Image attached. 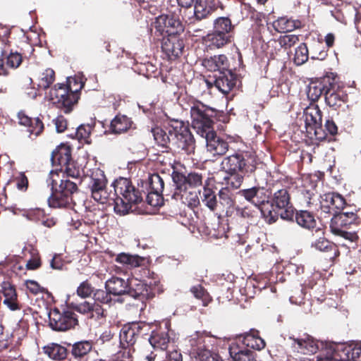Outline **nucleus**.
Masks as SVG:
<instances>
[{
	"mask_svg": "<svg viewBox=\"0 0 361 361\" xmlns=\"http://www.w3.org/2000/svg\"><path fill=\"white\" fill-rule=\"evenodd\" d=\"M88 171L87 185L92 197L101 204L112 201L116 214L125 215L131 210L133 204L142 201L140 192L132 185L128 179L120 178L116 180L111 185L114 190L113 192L106 188L107 180L102 170L94 167Z\"/></svg>",
	"mask_w": 361,
	"mask_h": 361,
	"instance_id": "obj_1",
	"label": "nucleus"
},
{
	"mask_svg": "<svg viewBox=\"0 0 361 361\" xmlns=\"http://www.w3.org/2000/svg\"><path fill=\"white\" fill-rule=\"evenodd\" d=\"M51 187V195L48 199L49 207L63 208L68 206L71 200L72 194L77 190V185L69 180H62L56 171H50L47 180Z\"/></svg>",
	"mask_w": 361,
	"mask_h": 361,
	"instance_id": "obj_2",
	"label": "nucleus"
},
{
	"mask_svg": "<svg viewBox=\"0 0 361 361\" xmlns=\"http://www.w3.org/2000/svg\"><path fill=\"white\" fill-rule=\"evenodd\" d=\"M73 81L75 82V78H68V85L64 84L54 85L47 96L49 102L58 108L63 109L66 114L71 111L73 105L78 102V92L82 89L81 84H78V87L73 88Z\"/></svg>",
	"mask_w": 361,
	"mask_h": 361,
	"instance_id": "obj_3",
	"label": "nucleus"
},
{
	"mask_svg": "<svg viewBox=\"0 0 361 361\" xmlns=\"http://www.w3.org/2000/svg\"><path fill=\"white\" fill-rule=\"evenodd\" d=\"M215 109L200 102H195L190 107L191 125L198 135H205L213 128V118L216 116Z\"/></svg>",
	"mask_w": 361,
	"mask_h": 361,
	"instance_id": "obj_4",
	"label": "nucleus"
},
{
	"mask_svg": "<svg viewBox=\"0 0 361 361\" xmlns=\"http://www.w3.org/2000/svg\"><path fill=\"white\" fill-rule=\"evenodd\" d=\"M319 361H361V345L334 343L327 345Z\"/></svg>",
	"mask_w": 361,
	"mask_h": 361,
	"instance_id": "obj_5",
	"label": "nucleus"
},
{
	"mask_svg": "<svg viewBox=\"0 0 361 361\" xmlns=\"http://www.w3.org/2000/svg\"><path fill=\"white\" fill-rule=\"evenodd\" d=\"M305 126L307 136L318 141L325 140L326 133L322 126V114L317 105H310L303 112Z\"/></svg>",
	"mask_w": 361,
	"mask_h": 361,
	"instance_id": "obj_6",
	"label": "nucleus"
},
{
	"mask_svg": "<svg viewBox=\"0 0 361 361\" xmlns=\"http://www.w3.org/2000/svg\"><path fill=\"white\" fill-rule=\"evenodd\" d=\"M179 15L182 16V8L175 7L173 9V6L169 8V14L161 15L156 18V29L161 35H176L183 30Z\"/></svg>",
	"mask_w": 361,
	"mask_h": 361,
	"instance_id": "obj_7",
	"label": "nucleus"
},
{
	"mask_svg": "<svg viewBox=\"0 0 361 361\" xmlns=\"http://www.w3.org/2000/svg\"><path fill=\"white\" fill-rule=\"evenodd\" d=\"M209 338L203 333L197 332L191 336L190 354L197 361H223L220 356L208 349L207 339Z\"/></svg>",
	"mask_w": 361,
	"mask_h": 361,
	"instance_id": "obj_8",
	"label": "nucleus"
},
{
	"mask_svg": "<svg viewBox=\"0 0 361 361\" xmlns=\"http://www.w3.org/2000/svg\"><path fill=\"white\" fill-rule=\"evenodd\" d=\"M289 339L292 341L291 345L295 350L304 355H312L316 353L319 349L321 351L317 356V361H319L325 353L327 345L331 343H324L322 341H317L310 336H305L302 338H294L290 337Z\"/></svg>",
	"mask_w": 361,
	"mask_h": 361,
	"instance_id": "obj_9",
	"label": "nucleus"
},
{
	"mask_svg": "<svg viewBox=\"0 0 361 361\" xmlns=\"http://www.w3.org/2000/svg\"><path fill=\"white\" fill-rule=\"evenodd\" d=\"M78 319L74 313L71 311L60 312L54 308L49 313V324L50 327L58 331H65L74 327Z\"/></svg>",
	"mask_w": 361,
	"mask_h": 361,
	"instance_id": "obj_10",
	"label": "nucleus"
},
{
	"mask_svg": "<svg viewBox=\"0 0 361 361\" xmlns=\"http://www.w3.org/2000/svg\"><path fill=\"white\" fill-rule=\"evenodd\" d=\"M270 209L278 214L279 210H284L281 214L282 219H290L293 216V208L290 203V195L286 189H281L275 192L269 197Z\"/></svg>",
	"mask_w": 361,
	"mask_h": 361,
	"instance_id": "obj_11",
	"label": "nucleus"
},
{
	"mask_svg": "<svg viewBox=\"0 0 361 361\" xmlns=\"http://www.w3.org/2000/svg\"><path fill=\"white\" fill-rule=\"evenodd\" d=\"M215 0H196L194 7L186 13L185 11L183 16V20L189 23H192L195 20H200L207 18L216 8Z\"/></svg>",
	"mask_w": 361,
	"mask_h": 361,
	"instance_id": "obj_12",
	"label": "nucleus"
},
{
	"mask_svg": "<svg viewBox=\"0 0 361 361\" xmlns=\"http://www.w3.org/2000/svg\"><path fill=\"white\" fill-rule=\"evenodd\" d=\"M174 135L178 141V145L180 148L190 154L194 152L195 141L188 125L182 121H175L173 126Z\"/></svg>",
	"mask_w": 361,
	"mask_h": 361,
	"instance_id": "obj_13",
	"label": "nucleus"
},
{
	"mask_svg": "<svg viewBox=\"0 0 361 361\" xmlns=\"http://www.w3.org/2000/svg\"><path fill=\"white\" fill-rule=\"evenodd\" d=\"M252 204L259 208L262 214L268 223H274L278 219L276 213L270 209L269 192L264 188H257Z\"/></svg>",
	"mask_w": 361,
	"mask_h": 361,
	"instance_id": "obj_14",
	"label": "nucleus"
},
{
	"mask_svg": "<svg viewBox=\"0 0 361 361\" xmlns=\"http://www.w3.org/2000/svg\"><path fill=\"white\" fill-rule=\"evenodd\" d=\"M319 202L322 211L333 216L342 209L345 204L344 198L341 195L334 192L320 195Z\"/></svg>",
	"mask_w": 361,
	"mask_h": 361,
	"instance_id": "obj_15",
	"label": "nucleus"
},
{
	"mask_svg": "<svg viewBox=\"0 0 361 361\" xmlns=\"http://www.w3.org/2000/svg\"><path fill=\"white\" fill-rule=\"evenodd\" d=\"M200 136L205 139L207 151L213 155H223L228 151V142L217 137L213 128L207 131L205 135H200Z\"/></svg>",
	"mask_w": 361,
	"mask_h": 361,
	"instance_id": "obj_16",
	"label": "nucleus"
},
{
	"mask_svg": "<svg viewBox=\"0 0 361 361\" xmlns=\"http://www.w3.org/2000/svg\"><path fill=\"white\" fill-rule=\"evenodd\" d=\"M200 191L194 189L186 188L185 187L175 186L172 198L176 201H180L188 207L195 208L200 204Z\"/></svg>",
	"mask_w": 361,
	"mask_h": 361,
	"instance_id": "obj_17",
	"label": "nucleus"
},
{
	"mask_svg": "<svg viewBox=\"0 0 361 361\" xmlns=\"http://www.w3.org/2000/svg\"><path fill=\"white\" fill-rule=\"evenodd\" d=\"M174 185L176 187H185L189 189L196 190L202 185V176L198 173L192 172L187 175L178 172H174L172 175Z\"/></svg>",
	"mask_w": 361,
	"mask_h": 361,
	"instance_id": "obj_18",
	"label": "nucleus"
},
{
	"mask_svg": "<svg viewBox=\"0 0 361 361\" xmlns=\"http://www.w3.org/2000/svg\"><path fill=\"white\" fill-rule=\"evenodd\" d=\"M184 44L176 35L164 37L161 43V49L169 59L178 57L183 49Z\"/></svg>",
	"mask_w": 361,
	"mask_h": 361,
	"instance_id": "obj_19",
	"label": "nucleus"
},
{
	"mask_svg": "<svg viewBox=\"0 0 361 361\" xmlns=\"http://www.w3.org/2000/svg\"><path fill=\"white\" fill-rule=\"evenodd\" d=\"M170 324L169 322L164 323V326H160L158 329L152 332L149 338L150 345L154 349L164 350L167 348L170 342L169 336Z\"/></svg>",
	"mask_w": 361,
	"mask_h": 361,
	"instance_id": "obj_20",
	"label": "nucleus"
},
{
	"mask_svg": "<svg viewBox=\"0 0 361 361\" xmlns=\"http://www.w3.org/2000/svg\"><path fill=\"white\" fill-rule=\"evenodd\" d=\"M245 159L240 153H235L224 158L221 162V168L228 173H245Z\"/></svg>",
	"mask_w": 361,
	"mask_h": 361,
	"instance_id": "obj_21",
	"label": "nucleus"
},
{
	"mask_svg": "<svg viewBox=\"0 0 361 361\" xmlns=\"http://www.w3.org/2000/svg\"><path fill=\"white\" fill-rule=\"evenodd\" d=\"M68 305L82 314H90L91 317H97L99 318L103 316V309L99 304L84 301L81 303H75L71 300L68 297L66 300Z\"/></svg>",
	"mask_w": 361,
	"mask_h": 361,
	"instance_id": "obj_22",
	"label": "nucleus"
},
{
	"mask_svg": "<svg viewBox=\"0 0 361 361\" xmlns=\"http://www.w3.org/2000/svg\"><path fill=\"white\" fill-rule=\"evenodd\" d=\"M357 220V216L353 212H338L334 215L331 219L330 228L331 232L340 231V228H347L350 225L355 224Z\"/></svg>",
	"mask_w": 361,
	"mask_h": 361,
	"instance_id": "obj_23",
	"label": "nucleus"
},
{
	"mask_svg": "<svg viewBox=\"0 0 361 361\" xmlns=\"http://www.w3.org/2000/svg\"><path fill=\"white\" fill-rule=\"evenodd\" d=\"M1 291L4 297L3 301L4 305L11 311H17L21 309L16 288L13 286L9 283H4Z\"/></svg>",
	"mask_w": 361,
	"mask_h": 361,
	"instance_id": "obj_24",
	"label": "nucleus"
},
{
	"mask_svg": "<svg viewBox=\"0 0 361 361\" xmlns=\"http://www.w3.org/2000/svg\"><path fill=\"white\" fill-rule=\"evenodd\" d=\"M202 65L209 71L223 73L228 70L229 63L225 55L220 54L204 59L202 61Z\"/></svg>",
	"mask_w": 361,
	"mask_h": 361,
	"instance_id": "obj_25",
	"label": "nucleus"
},
{
	"mask_svg": "<svg viewBox=\"0 0 361 361\" xmlns=\"http://www.w3.org/2000/svg\"><path fill=\"white\" fill-rule=\"evenodd\" d=\"M219 74L218 76H216L214 85L219 92L226 94L235 85V76L228 70Z\"/></svg>",
	"mask_w": 361,
	"mask_h": 361,
	"instance_id": "obj_26",
	"label": "nucleus"
},
{
	"mask_svg": "<svg viewBox=\"0 0 361 361\" xmlns=\"http://www.w3.org/2000/svg\"><path fill=\"white\" fill-rule=\"evenodd\" d=\"M230 356L232 361H260L255 352L247 348L240 347L238 344H232L229 348Z\"/></svg>",
	"mask_w": 361,
	"mask_h": 361,
	"instance_id": "obj_27",
	"label": "nucleus"
},
{
	"mask_svg": "<svg viewBox=\"0 0 361 361\" xmlns=\"http://www.w3.org/2000/svg\"><path fill=\"white\" fill-rule=\"evenodd\" d=\"M128 283H129V285H128V290L127 294L135 298L139 297L146 298L149 297L147 282L136 278H131L128 279Z\"/></svg>",
	"mask_w": 361,
	"mask_h": 361,
	"instance_id": "obj_28",
	"label": "nucleus"
},
{
	"mask_svg": "<svg viewBox=\"0 0 361 361\" xmlns=\"http://www.w3.org/2000/svg\"><path fill=\"white\" fill-rule=\"evenodd\" d=\"M128 279L125 280L119 277H111L105 283L106 290L111 295H121L127 294L128 290Z\"/></svg>",
	"mask_w": 361,
	"mask_h": 361,
	"instance_id": "obj_29",
	"label": "nucleus"
},
{
	"mask_svg": "<svg viewBox=\"0 0 361 361\" xmlns=\"http://www.w3.org/2000/svg\"><path fill=\"white\" fill-rule=\"evenodd\" d=\"M272 27L276 32L285 33L300 27L301 22L287 17H280L272 23Z\"/></svg>",
	"mask_w": 361,
	"mask_h": 361,
	"instance_id": "obj_30",
	"label": "nucleus"
},
{
	"mask_svg": "<svg viewBox=\"0 0 361 361\" xmlns=\"http://www.w3.org/2000/svg\"><path fill=\"white\" fill-rule=\"evenodd\" d=\"M43 352L54 361L63 360L67 356V349L64 346L55 343H49L44 346Z\"/></svg>",
	"mask_w": 361,
	"mask_h": 361,
	"instance_id": "obj_31",
	"label": "nucleus"
},
{
	"mask_svg": "<svg viewBox=\"0 0 361 361\" xmlns=\"http://www.w3.org/2000/svg\"><path fill=\"white\" fill-rule=\"evenodd\" d=\"M51 160L53 164H58L64 167L68 164L71 160V150L66 145H61L53 151Z\"/></svg>",
	"mask_w": 361,
	"mask_h": 361,
	"instance_id": "obj_32",
	"label": "nucleus"
},
{
	"mask_svg": "<svg viewBox=\"0 0 361 361\" xmlns=\"http://www.w3.org/2000/svg\"><path fill=\"white\" fill-rule=\"evenodd\" d=\"M242 342L246 346L245 348H250L258 350L263 349L266 345L264 339L259 337L258 333L255 331L245 334L243 338Z\"/></svg>",
	"mask_w": 361,
	"mask_h": 361,
	"instance_id": "obj_33",
	"label": "nucleus"
},
{
	"mask_svg": "<svg viewBox=\"0 0 361 361\" xmlns=\"http://www.w3.org/2000/svg\"><path fill=\"white\" fill-rule=\"evenodd\" d=\"M116 262L128 269L138 267L142 262V259L137 255L121 252L116 255Z\"/></svg>",
	"mask_w": 361,
	"mask_h": 361,
	"instance_id": "obj_34",
	"label": "nucleus"
},
{
	"mask_svg": "<svg viewBox=\"0 0 361 361\" xmlns=\"http://www.w3.org/2000/svg\"><path fill=\"white\" fill-rule=\"evenodd\" d=\"M297 224L306 229H312L316 226V219L314 215L310 212L302 210L295 214Z\"/></svg>",
	"mask_w": 361,
	"mask_h": 361,
	"instance_id": "obj_35",
	"label": "nucleus"
},
{
	"mask_svg": "<svg viewBox=\"0 0 361 361\" xmlns=\"http://www.w3.org/2000/svg\"><path fill=\"white\" fill-rule=\"evenodd\" d=\"M202 203L212 212L217 209L219 204L216 200L215 192L206 185L204 186L202 194L201 195Z\"/></svg>",
	"mask_w": 361,
	"mask_h": 361,
	"instance_id": "obj_36",
	"label": "nucleus"
},
{
	"mask_svg": "<svg viewBox=\"0 0 361 361\" xmlns=\"http://www.w3.org/2000/svg\"><path fill=\"white\" fill-rule=\"evenodd\" d=\"M131 126V121L126 116H116L111 123V129L114 133H121Z\"/></svg>",
	"mask_w": 361,
	"mask_h": 361,
	"instance_id": "obj_37",
	"label": "nucleus"
},
{
	"mask_svg": "<svg viewBox=\"0 0 361 361\" xmlns=\"http://www.w3.org/2000/svg\"><path fill=\"white\" fill-rule=\"evenodd\" d=\"M92 348V345L90 341H79L73 345L71 353L75 358H81L90 353Z\"/></svg>",
	"mask_w": 361,
	"mask_h": 361,
	"instance_id": "obj_38",
	"label": "nucleus"
},
{
	"mask_svg": "<svg viewBox=\"0 0 361 361\" xmlns=\"http://www.w3.org/2000/svg\"><path fill=\"white\" fill-rule=\"evenodd\" d=\"M230 35L228 34L217 32L213 30L212 33L207 35V40L210 42V46L219 48L227 44Z\"/></svg>",
	"mask_w": 361,
	"mask_h": 361,
	"instance_id": "obj_39",
	"label": "nucleus"
},
{
	"mask_svg": "<svg viewBox=\"0 0 361 361\" xmlns=\"http://www.w3.org/2000/svg\"><path fill=\"white\" fill-rule=\"evenodd\" d=\"M136 335L133 329H131L129 326H123L121 330L119 336L121 344L123 347L126 345L127 346L133 345L136 341Z\"/></svg>",
	"mask_w": 361,
	"mask_h": 361,
	"instance_id": "obj_40",
	"label": "nucleus"
},
{
	"mask_svg": "<svg viewBox=\"0 0 361 361\" xmlns=\"http://www.w3.org/2000/svg\"><path fill=\"white\" fill-rule=\"evenodd\" d=\"M308 59V49L305 43H300L295 49L293 57L294 63L300 66L305 63Z\"/></svg>",
	"mask_w": 361,
	"mask_h": 361,
	"instance_id": "obj_41",
	"label": "nucleus"
},
{
	"mask_svg": "<svg viewBox=\"0 0 361 361\" xmlns=\"http://www.w3.org/2000/svg\"><path fill=\"white\" fill-rule=\"evenodd\" d=\"M148 185L149 191L161 194L164 190V182L159 174L154 173L149 176Z\"/></svg>",
	"mask_w": 361,
	"mask_h": 361,
	"instance_id": "obj_42",
	"label": "nucleus"
},
{
	"mask_svg": "<svg viewBox=\"0 0 361 361\" xmlns=\"http://www.w3.org/2000/svg\"><path fill=\"white\" fill-rule=\"evenodd\" d=\"M2 44V42H0ZM1 56L6 58V65L12 68H18L21 62H22V56L18 52H11L8 55H7L6 50H1V47H0Z\"/></svg>",
	"mask_w": 361,
	"mask_h": 361,
	"instance_id": "obj_43",
	"label": "nucleus"
},
{
	"mask_svg": "<svg viewBox=\"0 0 361 361\" xmlns=\"http://www.w3.org/2000/svg\"><path fill=\"white\" fill-rule=\"evenodd\" d=\"M231 28V22L228 18L221 17L216 19L214 21V30L216 31L217 32L229 35Z\"/></svg>",
	"mask_w": 361,
	"mask_h": 361,
	"instance_id": "obj_44",
	"label": "nucleus"
},
{
	"mask_svg": "<svg viewBox=\"0 0 361 361\" xmlns=\"http://www.w3.org/2000/svg\"><path fill=\"white\" fill-rule=\"evenodd\" d=\"M54 81V71L52 69L47 68L42 73L39 77L38 87L42 89H47Z\"/></svg>",
	"mask_w": 361,
	"mask_h": 361,
	"instance_id": "obj_45",
	"label": "nucleus"
},
{
	"mask_svg": "<svg viewBox=\"0 0 361 361\" xmlns=\"http://www.w3.org/2000/svg\"><path fill=\"white\" fill-rule=\"evenodd\" d=\"M323 85L319 82H311L309 85L307 94L312 101L317 100L323 93Z\"/></svg>",
	"mask_w": 361,
	"mask_h": 361,
	"instance_id": "obj_46",
	"label": "nucleus"
},
{
	"mask_svg": "<svg viewBox=\"0 0 361 361\" xmlns=\"http://www.w3.org/2000/svg\"><path fill=\"white\" fill-rule=\"evenodd\" d=\"M190 290L196 298L202 300L204 306L207 305L211 301L209 294L202 286H194L191 288Z\"/></svg>",
	"mask_w": 361,
	"mask_h": 361,
	"instance_id": "obj_47",
	"label": "nucleus"
},
{
	"mask_svg": "<svg viewBox=\"0 0 361 361\" xmlns=\"http://www.w3.org/2000/svg\"><path fill=\"white\" fill-rule=\"evenodd\" d=\"M219 205L223 209H231L233 205V200L231 197L230 192L226 189H221L219 192Z\"/></svg>",
	"mask_w": 361,
	"mask_h": 361,
	"instance_id": "obj_48",
	"label": "nucleus"
},
{
	"mask_svg": "<svg viewBox=\"0 0 361 361\" xmlns=\"http://www.w3.org/2000/svg\"><path fill=\"white\" fill-rule=\"evenodd\" d=\"M229 174V176L224 177V180H226L228 186H230L233 189L239 188L243 183L244 173H237Z\"/></svg>",
	"mask_w": 361,
	"mask_h": 361,
	"instance_id": "obj_49",
	"label": "nucleus"
},
{
	"mask_svg": "<svg viewBox=\"0 0 361 361\" xmlns=\"http://www.w3.org/2000/svg\"><path fill=\"white\" fill-rule=\"evenodd\" d=\"M278 41L281 47L288 49L298 42L299 37L295 35H286L281 36Z\"/></svg>",
	"mask_w": 361,
	"mask_h": 361,
	"instance_id": "obj_50",
	"label": "nucleus"
},
{
	"mask_svg": "<svg viewBox=\"0 0 361 361\" xmlns=\"http://www.w3.org/2000/svg\"><path fill=\"white\" fill-rule=\"evenodd\" d=\"M312 247L322 252H328L331 250L332 244L324 237H320L312 243Z\"/></svg>",
	"mask_w": 361,
	"mask_h": 361,
	"instance_id": "obj_51",
	"label": "nucleus"
},
{
	"mask_svg": "<svg viewBox=\"0 0 361 361\" xmlns=\"http://www.w3.org/2000/svg\"><path fill=\"white\" fill-rule=\"evenodd\" d=\"M91 130L92 127L90 126L80 125L76 129L75 137L80 141H86V140L89 137Z\"/></svg>",
	"mask_w": 361,
	"mask_h": 361,
	"instance_id": "obj_52",
	"label": "nucleus"
},
{
	"mask_svg": "<svg viewBox=\"0 0 361 361\" xmlns=\"http://www.w3.org/2000/svg\"><path fill=\"white\" fill-rule=\"evenodd\" d=\"M146 200L152 207H159L162 204L163 198L161 194H157L155 192L148 191Z\"/></svg>",
	"mask_w": 361,
	"mask_h": 361,
	"instance_id": "obj_53",
	"label": "nucleus"
},
{
	"mask_svg": "<svg viewBox=\"0 0 361 361\" xmlns=\"http://www.w3.org/2000/svg\"><path fill=\"white\" fill-rule=\"evenodd\" d=\"M110 295L107 290L99 289L94 293L93 299L94 301L107 304L111 300Z\"/></svg>",
	"mask_w": 361,
	"mask_h": 361,
	"instance_id": "obj_54",
	"label": "nucleus"
},
{
	"mask_svg": "<svg viewBox=\"0 0 361 361\" xmlns=\"http://www.w3.org/2000/svg\"><path fill=\"white\" fill-rule=\"evenodd\" d=\"M44 215V211L39 208L25 211L23 216L31 221H39Z\"/></svg>",
	"mask_w": 361,
	"mask_h": 361,
	"instance_id": "obj_55",
	"label": "nucleus"
},
{
	"mask_svg": "<svg viewBox=\"0 0 361 361\" xmlns=\"http://www.w3.org/2000/svg\"><path fill=\"white\" fill-rule=\"evenodd\" d=\"M92 292L93 289L91 285L87 281L81 283L77 289L78 295L82 298L89 297Z\"/></svg>",
	"mask_w": 361,
	"mask_h": 361,
	"instance_id": "obj_56",
	"label": "nucleus"
},
{
	"mask_svg": "<svg viewBox=\"0 0 361 361\" xmlns=\"http://www.w3.org/2000/svg\"><path fill=\"white\" fill-rule=\"evenodd\" d=\"M64 170L67 176L69 177L78 178L80 176V167L75 166L72 161L64 166Z\"/></svg>",
	"mask_w": 361,
	"mask_h": 361,
	"instance_id": "obj_57",
	"label": "nucleus"
},
{
	"mask_svg": "<svg viewBox=\"0 0 361 361\" xmlns=\"http://www.w3.org/2000/svg\"><path fill=\"white\" fill-rule=\"evenodd\" d=\"M44 125L42 122L38 118H34L33 122L29 126L28 131L30 134L35 136L39 135L43 130Z\"/></svg>",
	"mask_w": 361,
	"mask_h": 361,
	"instance_id": "obj_58",
	"label": "nucleus"
},
{
	"mask_svg": "<svg viewBox=\"0 0 361 361\" xmlns=\"http://www.w3.org/2000/svg\"><path fill=\"white\" fill-rule=\"evenodd\" d=\"M152 133L155 141L160 145H164L168 140L166 134L159 128H154Z\"/></svg>",
	"mask_w": 361,
	"mask_h": 361,
	"instance_id": "obj_59",
	"label": "nucleus"
},
{
	"mask_svg": "<svg viewBox=\"0 0 361 361\" xmlns=\"http://www.w3.org/2000/svg\"><path fill=\"white\" fill-rule=\"evenodd\" d=\"M325 99L330 106H338L341 102L340 95L334 92H326L325 94Z\"/></svg>",
	"mask_w": 361,
	"mask_h": 361,
	"instance_id": "obj_60",
	"label": "nucleus"
},
{
	"mask_svg": "<svg viewBox=\"0 0 361 361\" xmlns=\"http://www.w3.org/2000/svg\"><path fill=\"white\" fill-rule=\"evenodd\" d=\"M332 233L350 242H355L358 239V236L356 232L348 231L347 230H345V228H340V231Z\"/></svg>",
	"mask_w": 361,
	"mask_h": 361,
	"instance_id": "obj_61",
	"label": "nucleus"
},
{
	"mask_svg": "<svg viewBox=\"0 0 361 361\" xmlns=\"http://www.w3.org/2000/svg\"><path fill=\"white\" fill-rule=\"evenodd\" d=\"M10 342V335L4 331L3 326L0 325V350L8 347Z\"/></svg>",
	"mask_w": 361,
	"mask_h": 361,
	"instance_id": "obj_62",
	"label": "nucleus"
},
{
	"mask_svg": "<svg viewBox=\"0 0 361 361\" xmlns=\"http://www.w3.org/2000/svg\"><path fill=\"white\" fill-rule=\"evenodd\" d=\"M16 184L18 190L22 191H25L27 190L28 185V180L24 173H20L16 178Z\"/></svg>",
	"mask_w": 361,
	"mask_h": 361,
	"instance_id": "obj_63",
	"label": "nucleus"
},
{
	"mask_svg": "<svg viewBox=\"0 0 361 361\" xmlns=\"http://www.w3.org/2000/svg\"><path fill=\"white\" fill-rule=\"evenodd\" d=\"M25 286L27 289L32 294L36 295L42 291V287L35 281L27 280L25 281Z\"/></svg>",
	"mask_w": 361,
	"mask_h": 361,
	"instance_id": "obj_64",
	"label": "nucleus"
}]
</instances>
